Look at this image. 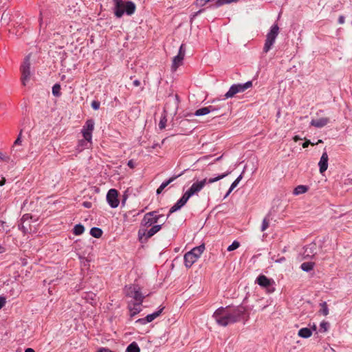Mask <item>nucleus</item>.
Returning <instances> with one entry per match:
<instances>
[{"instance_id":"obj_57","label":"nucleus","mask_w":352,"mask_h":352,"mask_svg":"<svg viewBox=\"0 0 352 352\" xmlns=\"http://www.w3.org/2000/svg\"><path fill=\"white\" fill-rule=\"evenodd\" d=\"M3 251H4L3 248L1 245H0V253L3 252Z\"/></svg>"},{"instance_id":"obj_9","label":"nucleus","mask_w":352,"mask_h":352,"mask_svg":"<svg viewBox=\"0 0 352 352\" xmlns=\"http://www.w3.org/2000/svg\"><path fill=\"white\" fill-rule=\"evenodd\" d=\"M162 228L161 225H155L151 228L148 230L140 229L138 231V238L141 242L146 241L148 239L153 236L158 232Z\"/></svg>"},{"instance_id":"obj_41","label":"nucleus","mask_w":352,"mask_h":352,"mask_svg":"<svg viewBox=\"0 0 352 352\" xmlns=\"http://www.w3.org/2000/svg\"><path fill=\"white\" fill-rule=\"evenodd\" d=\"M185 52H186L185 45H184V44H182L179 47L178 54L185 56Z\"/></svg>"},{"instance_id":"obj_26","label":"nucleus","mask_w":352,"mask_h":352,"mask_svg":"<svg viewBox=\"0 0 352 352\" xmlns=\"http://www.w3.org/2000/svg\"><path fill=\"white\" fill-rule=\"evenodd\" d=\"M140 349L135 342L131 343L126 348V352H140Z\"/></svg>"},{"instance_id":"obj_58","label":"nucleus","mask_w":352,"mask_h":352,"mask_svg":"<svg viewBox=\"0 0 352 352\" xmlns=\"http://www.w3.org/2000/svg\"><path fill=\"white\" fill-rule=\"evenodd\" d=\"M202 12V10H199L197 12L195 13V16H197V14H200Z\"/></svg>"},{"instance_id":"obj_45","label":"nucleus","mask_w":352,"mask_h":352,"mask_svg":"<svg viewBox=\"0 0 352 352\" xmlns=\"http://www.w3.org/2000/svg\"><path fill=\"white\" fill-rule=\"evenodd\" d=\"M314 145L315 144L314 143H312L309 140H306L303 144H302V147L303 148H307L309 146V145Z\"/></svg>"},{"instance_id":"obj_48","label":"nucleus","mask_w":352,"mask_h":352,"mask_svg":"<svg viewBox=\"0 0 352 352\" xmlns=\"http://www.w3.org/2000/svg\"><path fill=\"white\" fill-rule=\"evenodd\" d=\"M97 352H114L108 348H100Z\"/></svg>"},{"instance_id":"obj_53","label":"nucleus","mask_w":352,"mask_h":352,"mask_svg":"<svg viewBox=\"0 0 352 352\" xmlns=\"http://www.w3.org/2000/svg\"><path fill=\"white\" fill-rule=\"evenodd\" d=\"M25 352H35L32 348H28L25 350Z\"/></svg>"},{"instance_id":"obj_7","label":"nucleus","mask_w":352,"mask_h":352,"mask_svg":"<svg viewBox=\"0 0 352 352\" xmlns=\"http://www.w3.org/2000/svg\"><path fill=\"white\" fill-rule=\"evenodd\" d=\"M126 294L128 296L133 298L136 302H142L144 298L140 287L137 285H132L126 287Z\"/></svg>"},{"instance_id":"obj_3","label":"nucleus","mask_w":352,"mask_h":352,"mask_svg":"<svg viewBox=\"0 0 352 352\" xmlns=\"http://www.w3.org/2000/svg\"><path fill=\"white\" fill-rule=\"evenodd\" d=\"M113 12L116 17L120 18L124 14L132 15L136 10L135 4L131 1H124L123 0H113Z\"/></svg>"},{"instance_id":"obj_13","label":"nucleus","mask_w":352,"mask_h":352,"mask_svg":"<svg viewBox=\"0 0 352 352\" xmlns=\"http://www.w3.org/2000/svg\"><path fill=\"white\" fill-rule=\"evenodd\" d=\"M107 201L112 208H116L119 206L118 192L114 188L110 189L107 194Z\"/></svg>"},{"instance_id":"obj_22","label":"nucleus","mask_w":352,"mask_h":352,"mask_svg":"<svg viewBox=\"0 0 352 352\" xmlns=\"http://www.w3.org/2000/svg\"><path fill=\"white\" fill-rule=\"evenodd\" d=\"M298 335L302 338H309L312 335V331L311 329L307 327L302 328L298 331Z\"/></svg>"},{"instance_id":"obj_29","label":"nucleus","mask_w":352,"mask_h":352,"mask_svg":"<svg viewBox=\"0 0 352 352\" xmlns=\"http://www.w3.org/2000/svg\"><path fill=\"white\" fill-rule=\"evenodd\" d=\"M300 268L305 272H309L314 268V263L311 262H305L301 264Z\"/></svg>"},{"instance_id":"obj_20","label":"nucleus","mask_w":352,"mask_h":352,"mask_svg":"<svg viewBox=\"0 0 352 352\" xmlns=\"http://www.w3.org/2000/svg\"><path fill=\"white\" fill-rule=\"evenodd\" d=\"M141 305L142 302H136L133 304L129 305V309L130 312V316L133 317L136 314H139L141 311Z\"/></svg>"},{"instance_id":"obj_8","label":"nucleus","mask_w":352,"mask_h":352,"mask_svg":"<svg viewBox=\"0 0 352 352\" xmlns=\"http://www.w3.org/2000/svg\"><path fill=\"white\" fill-rule=\"evenodd\" d=\"M21 82L25 86L29 82L31 76L30 57L27 56L21 65Z\"/></svg>"},{"instance_id":"obj_23","label":"nucleus","mask_w":352,"mask_h":352,"mask_svg":"<svg viewBox=\"0 0 352 352\" xmlns=\"http://www.w3.org/2000/svg\"><path fill=\"white\" fill-rule=\"evenodd\" d=\"M92 144L91 141H88L86 139L81 140L78 142V148L80 151H82L85 148H89Z\"/></svg>"},{"instance_id":"obj_31","label":"nucleus","mask_w":352,"mask_h":352,"mask_svg":"<svg viewBox=\"0 0 352 352\" xmlns=\"http://www.w3.org/2000/svg\"><path fill=\"white\" fill-rule=\"evenodd\" d=\"M28 219V214H25L23 216L21 219L22 223H21L19 226V228H21L23 232H26L28 231V229L26 228V226L24 225L25 221Z\"/></svg>"},{"instance_id":"obj_51","label":"nucleus","mask_w":352,"mask_h":352,"mask_svg":"<svg viewBox=\"0 0 352 352\" xmlns=\"http://www.w3.org/2000/svg\"><path fill=\"white\" fill-rule=\"evenodd\" d=\"M293 140L295 141V142H297L300 140H302V138L298 136V135H295L294 138H293Z\"/></svg>"},{"instance_id":"obj_6","label":"nucleus","mask_w":352,"mask_h":352,"mask_svg":"<svg viewBox=\"0 0 352 352\" xmlns=\"http://www.w3.org/2000/svg\"><path fill=\"white\" fill-rule=\"evenodd\" d=\"M252 87V82L248 81L243 84H234L232 85L229 90L225 94V98H230L234 97L238 93H242L246 89Z\"/></svg>"},{"instance_id":"obj_50","label":"nucleus","mask_w":352,"mask_h":352,"mask_svg":"<svg viewBox=\"0 0 352 352\" xmlns=\"http://www.w3.org/2000/svg\"><path fill=\"white\" fill-rule=\"evenodd\" d=\"M133 83V85L135 87H138L140 85V82L139 80H135Z\"/></svg>"},{"instance_id":"obj_56","label":"nucleus","mask_w":352,"mask_h":352,"mask_svg":"<svg viewBox=\"0 0 352 352\" xmlns=\"http://www.w3.org/2000/svg\"><path fill=\"white\" fill-rule=\"evenodd\" d=\"M5 182H6V179L4 178H3V179L0 182V186L4 185Z\"/></svg>"},{"instance_id":"obj_33","label":"nucleus","mask_w":352,"mask_h":352,"mask_svg":"<svg viewBox=\"0 0 352 352\" xmlns=\"http://www.w3.org/2000/svg\"><path fill=\"white\" fill-rule=\"evenodd\" d=\"M239 246H240V243L237 241H234L232 242V243L228 247L227 250L228 252H231V251L236 250L238 248H239Z\"/></svg>"},{"instance_id":"obj_46","label":"nucleus","mask_w":352,"mask_h":352,"mask_svg":"<svg viewBox=\"0 0 352 352\" xmlns=\"http://www.w3.org/2000/svg\"><path fill=\"white\" fill-rule=\"evenodd\" d=\"M127 165L131 168H135V163L133 162V160H131L128 162V164Z\"/></svg>"},{"instance_id":"obj_4","label":"nucleus","mask_w":352,"mask_h":352,"mask_svg":"<svg viewBox=\"0 0 352 352\" xmlns=\"http://www.w3.org/2000/svg\"><path fill=\"white\" fill-rule=\"evenodd\" d=\"M204 250L205 245L201 244L186 252L184 256L185 266L190 268L199 259Z\"/></svg>"},{"instance_id":"obj_32","label":"nucleus","mask_w":352,"mask_h":352,"mask_svg":"<svg viewBox=\"0 0 352 352\" xmlns=\"http://www.w3.org/2000/svg\"><path fill=\"white\" fill-rule=\"evenodd\" d=\"M329 328V323L326 321H322L320 324V331L321 332H327Z\"/></svg>"},{"instance_id":"obj_24","label":"nucleus","mask_w":352,"mask_h":352,"mask_svg":"<svg viewBox=\"0 0 352 352\" xmlns=\"http://www.w3.org/2000/svg\"><path fill=\"white\" fill-rule=\"evenodd\" d=\"M242 175H240L231 184L228 191L227 192L225 197H228L232 191L237 186L240 181L242 179Z\"/></svg>"},{"instance_id":"obj_10","label":"nucleus","mask_w":352,"mask_h":352,"mask_svg":"<svg viewBox=\"0 0 352 352\" xmlns=\"http://www.w3.org/2000/svg\"><path fill=\"white\" fill-rule=\"evenodd\" d=\"M162 217L163 215L162 214H157L156 211L148 212L144 214L141 224L143 226L149 227L153 224L157 223L160 219Z\"/></svg>"},{"instance_id":"obj_43","label":"nucleus","mask_w":352,"mask_h":352,"mask_svg":"<svg viewBox=\"0 0 352 352\" xmlns=\"http://www.w3.org/2000/svg\"><path fill=\"white\" fill-rule=\"evenodd\" d=\"M21 131L20 132L18 138H16V140L14 141V145H20L21 144Z\"/></svg>"},{"instance_id":"obj_40","label":"nucleus","mask_w":352,"mask_h":352,"mask_svg":"<svg viewBox=\"0 0 352 352\" xmlns=\"http://www.w3.org/2000/svg\"><path fill=\"white\" fill-rule=\"evenodd\" d=\"M0 160L3 162H8L10 160V157L2 152H0Z\"/></svg>"},{"instance_id":"obj_5","label":"nucleus","mask_w":352,"mask_h":352,"mask_svg":"<svg viewBox=\"0 0 352 352\" xmlns=\"http://www.w3.org/2000/svg\"><path fill=\"white\" fill-rule=\"evenodd\" d=\"M279 33V28L277 24H274L270 32L267 34L266 40L263 47V52L267 53L273 46L275 43L276 38Z\"/></svg>"},{"instance_id":"obj_27","label":"nucleus","mask_w":352,"mask_h":352,"mask_svg":"<svg viewBox=\"0 0 352 352\" xmlns=\"http://www.w3.org/2000/svg\"><path fill=\"white\" fill-rule=\"evenodd\" d=\"M90 234L95 238H100L102 234V231L98 228H92L90 230Z\"/></svg>"},{"instance_id":"obj_1","label":"nucleus","mask_w":352,"mask_h":352,"mask_svg":"<svg viewBox=\"0 0 352 352\" xmlns=\"http://www.w3.org/2000/svg\"><path fill=\"white\" fill-rule=\"evenodd\" d=\"M245 313L246 309L242 306L235 308L220 307L214 312L212 316L219 325L226 327L243 319Z\"/></svg>"},{"instance_id":"obj_39","label":"nucleus","mask_w":352,"mask_h":352,"mask_svg":"<svg viewBox=\"0 0 352 352\" xmlns=\"http://www.w3.org/2000/svg\"><path fill=\"white\" fill-rule=\"evenodd\" d=\"M269 220L265 218L262 222L261 231H265L267 230L269 227Z\"/></svg>"},{"instance_id":"obj_59","label":"nucleus","mask_w":352,"mask_h":352,"mask_svg":"<svg viewBox=\"0 0 352 352\" xmlns=\"http://www.w3.org/2000/svg\"><path fill=\"white\" fill-rule=\"evenodd\" d=\"M321 142H322V141L321 140H319L318 142L316 144H317L318 143H321Z\"/></svg>"},{"instance_id":"obj_36","label":"nucleus","mask_w":352,"mask_h":352,"mask_svg":"<svg viewBox=\"0 0 352 352\" xmlns=\"http://www.w3.org/2000/svg\"><path fill=\"white\" fill-rule=\"evenodd\" d=\"M238 0H218L217 2V4L218 6H223L224 4H228V3H232V2H236Z\"/></svg>"},{"instance_id":"obj_54","label":"nucleus","mask_w":352,"mask_h":352,"mask_svg":"<svg viewBox=\"0 0 352 352\" xmlns=\"http://www.w3.org/2000/svg\"><path fill=\"white\" fill-rule=\"evenodd\" d=\"M316 329H317V326H316V324H314L311 326V331H316Z\"/></svg>"},{"instance_id":"obj_14","label":"nucleus","mask_w":352,"mask_h":352,"mask_svg":"<svg viewBox=\"0 0 352 352\" xmlns=\"http://www.w3.org/2000/svg\"><path fill=\"white\" fill-rule=\"evenodd\" d=\"M190 197L186 193H184L182 197L170 209L168 217L179 209H181L188 201Z\"/></svg>"},{"instance_id":"obj_28","label":"nucleus","mask_w":352,"mask_h":352,"mask_svg":"<svg viewBox=\"0 0 352 352\" xmlns=\"http://www.w3.org/2000/svg\"><path fill=\"white\" fill-rule=\"evenodd\" d=\"M85 231V228L81 224H77L74 226L73 229V232L75 235H80L82 234Z\"/></svg>"},{"instance_id":"obj_49","label":"nucleus","mask_w":352,"mask_h":352,"mask_svg":"<svg viewBox=\"0 0 352 352\" xmlns=\"http://www.w3.org/2000/svg\"><path fill=\"white\" fill-rule=\"evenodd\" d=\"M338 22L340 24H343L344 23V17L343 16H340L338 19Z\"/></svg>"},{"instance_id":"obj_16","label":"nucleus","mask_w":352,"mask_h":352,"mask_svg":"<svg viewBox=\"0 0 352 352\" xmlns=\"http://www.w3.org/2000/svg\"><path fill=\"white\" fill-rule=\"evenodd\" d=\"M329 157L327 152H323L318 162L319 170L321 174L325 172L328 168Z\"/></svg>"},{"instance_id":"obj_25","label":"nucleus","mask_w":352,"mask_h":352,"mask_svg":"<svg viewBox=\"0 0 352 352\" xmlns=\"http://www.w3.org/2000/svg\"><path fill=\"white\" fill-rule=\"evenodd\" d=\"M308 190V188L304 185H299L296 186L294 190V194L295 195H301L305 193Z\"/></svg>"},{"instance_id":"obj_42","label":"nucleus","mask_w":352,"mask_h":352,"mask_svg":"<svg viewBox=\"0 0 352 352\" xmlns=\"http://www.w3.org/2000/svg\"><path fill=\"white\" fill-rule=\"evenodd\" d=\"M91 107L95 110H98L100 108V102L96 100L92 101Z\"/></svg>"},{"instance_id":"obj_37","label":"nucleus","mask_w":352,"mask_h":352,"mask_svg":"<svg viewBox=\"0 0 352 352\" xmlns=\"http://www.w3.org/2000/svg\"><path fill=\"white\" fill-rule=\"evenodd\" d=\"M166 116H162L160 119V123H159V127L160 129H164L166 127Z\"/></svg>"},{"instance_id":"obj_30","label":"nucleus","mask_w":352,"mask_h":352,"mask_svg":"<svg viewBox=\"0 0 352 352\" xmlns=\"http://www.w3.org/2000/svg\"><path fill=\"white\" fill-rule=\"evenodd\" d=\"M320 312L324 315L327 316L329 314V309L326 302H323L320 304Z\"/></svg>"},{"instance_id":"obj_47","label":"nucleus","mask_w":352,"mask_h":352,"mask_svg":"<svg viewBox=\"0 0 352 352\" xmlns=\"http://www.w3.org/2000/svg\"><path fill=\"white\" fill-rule=\"evenodd\" d=\"M82 206L85 207V208H90L92 206V204L89 201H84L83 204H82Z\"/></svg>"},{"instance_id":"obj_55","label":"nucleus","mask_w":352,"mask_h":352,"mask_svg":"<svg viewBox=\"0 0 352 352\" xmlns=\"http://www.w3.org/2000/svg\"><path fill=\"white\" fill-rule=\"evenodd\" d=\"M164 190L163 188H161V187H159V188H157V194L161 193V192H162V190Z\"/></svg>"},{"instance_id":"obj_2","label":"nucleus","mask_w":352,"mask_h":352,"mask_svg":"<svg viewBox=\"0 0 352 352\" xmlns=\"http://www.w3.org/2000/svg\"><path fill=\"white\" fill-rule=\"evenodd\" d=\"M230 174V172H226L220 175H218L216 177L207 178H198L195 177L193 179V182L190 187L186 191V193L190 197H192L195 195H199V193L204 188L206 185L218 182Z\"/></svg>"},{"instance_id":"obj_35","label":"nucleus","mask_w":352,"mask_h":352,"mask_svg":"<svg viewBox=\"0 0 352 352\" xmlns=\"http://www.w3.org/2000/svg\"><path fill=\"white\" fill-rule=\"evenodd\" d=\"M179 176V175H178V177ZM177 177V176H175V177H170L167 181H165V182H162L161 184V185L160 186V187H161V188L164 189L168 184H170L171 182H173Z\"/></svg>"},{"instance_id":"obj_12","label":"nucleus","mask_w":352,"mask_h":352,"mask_svg":"<svg viewBox=\"0 0 352 352\" xmlns=\"http://www.w3.org/2000/svg\"><path fill=\"white\" fill-rule=\"evenodd\" d=\"M94 121L92 119H89L86 121L81 130L83 138L88 141H91L92 140V133L94 130Z\"/></svg>"},{"instance_id":"obj_44","label":"nucleus","mask_w":352,"mask_h":352,"mask_svg":"<svg viewBox=\"0 0 352 352\" xmlns=\"http://www.w3.org/2000/svg\"><path fill=\"white\" fill-rule=\"evenodd\" d=\"M6 302V298L3 296H0V309H1Z\"/></svg>"},{"instance_id":"obj_18","label":"nucleus","mask_w":352,"mask_h":352,"mask_svg":"<svg viewBox=\"0 0 352 352\" xmlns=\"http://www.w3.org/2000/svg\"><path fill=\"white\" fill-rule=\"evenodd\" d=\"M216 110H217V108H215L214 106L210 105L208 107H205L197 109L194 114L196 116H201L207 115L209 113L214 111Z\"/></svg>"},{"instance_id":"obj_17","label":"nucleus","mask_w":352,"mask_h":352,"mask_svg":"<svg viewBox=\"0 0 352 352\" xmlns=\"http://www.w3.org/2000/svg\"><path fill=\"white\" fill-rule=\"evenodd\" d=\"M162 312V309L155 311L153 314H148L144 318H140L137 320L138 322H140L142 324H145L146 323L151 322L154 320L156 318H157Z\"/></svg>"},{"instance_id":"obj_11","label":"nucleus","mask_w":352,"mask_h":352,"mask_svg":"<svg viewBox=\"0 0 352 352\" xmlns=\"http://www.w3.org/2000/svg\"><path fill=\"white\" fill-rule=\"evenodd\" d=\"M256 283L260 286L265 288L269 293H272L275 290L274 287V281L264 275H260L256 279Z\"/></svg>"},{"instance_id":"obj_21","label":"nucleus","mask_w":352,"mask_h":352,"mask_svg":"<svg viewBox=\"0 0 352 352\" xmlns=\"http://www.w3.org/2000/svg\"><path fill=\"white\" fill-rule=\"evenodd\" d=\"M184 56L177 54L173 59L171 69L175 72L177 68L183 64Z\"/></svg>"},{"instance_id":"obj_34","label":"nucleus","mask_w":352,"mask_h":352,"mask_svg":"<svg viewBox=\"0 0 352 352\" xmlns=\"http://www.w3.org/2000/svg\"><path fill=\"white\" fill-rule=\"evenodd\" d=\"M60 86L58 84H55L52 87V94L55 96H59L60 95Z\"/></svg>"},{"instance_id":"obj_38","label":"nucleus","mask_w":352,"mask_h":352,"mask_svg":"<svg viewBox=\"0 0 352 352\" xmlns=\"http://www.w3.org/2000/svg\"><path fill=\"white\" fill-rule=\"evenodd\" d=\"M210 1L211 0H196L195 4L199 7H203Z\"/></svg>"},{"instance_id":"obj_52","label":"nucleus","mask_w":352,"mask_h":352,"mask_svg":"<svg viewBox=\"0 0 352 352\" xmlns=\"http://www.w3.org/2000/svg\"><path fill=\"white\" fill-rule=\"evenodd\" d=\"M285 261V257H281L280 258L276 260V262H277V263H282V262H283Z\"/></svg>"},{"instance_id":"obj_19","label":"nucleus","mask_w":352,"mask_h":352,"mask_svg":"<svg viewBox=\"0 0 352 352\" xmlns=\"http://www.w3.org/2000/svg\"><path fill=\"white\" fill-rule=\"evenodd\" d=\"M329 122L328 118H320L318 119H313L311 121V125L316 128H322L326 126Z\"/></svg>"},{"instance_id":"obj_15","label":"nucleus","mask_w":352,"mask_h":352,"mask_svg":"<svg viewBox=\"0 0 352 352\" xmlns=\"http://www.w3.org/2000/svg\"><path fill=\"white\" fill-rule=\"evenodd\" d=\"M190 197L186 193H184L182 197L170 209L168 217L179 209H181L188 201Z\"/></svg>"}]
</instances>
